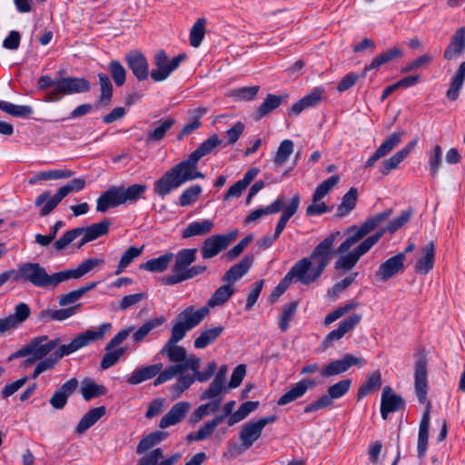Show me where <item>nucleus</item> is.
Masks as SVG:
<instances>
[{
	"label": "nucleus",
	"instance_id": "1",
	"mask_svg": "<svg viewBox=\"0 0 465 465\" xmlns=\"http://www.w3.org/2000/svg\"><path fill=\"white\" fill-rule=\"evenodd\" d=\"M391 213L392 210L387 209L367 219L359 228L356 226L348 227L346 232L352 233L350 234L337 248L336 252L341 255L334 264V269L343 272H348L353 269L361 257L367 253L380 241L385 232L393 233L408 223L411 217L412 211H403L398 217L390 222L386 227L369 236L351 252L346 253L354 244L387 220Z\"/></svg>",
	"mask_w": 465,
	"mask_h": 465
},
{
	"label": "nucleus",
	"instance_id": "2",
	"mask_svg": "<svg viewBox=\"0 0 465 465\" xmlns=\"http://www.w3.org/2000/svg\"><path fill=\"white\" fill-rule=\"evenodd\" d=\"M340 235L339 231L331 232L314 247L309 258L304 257L298 261L273 289L269 298L270 302H275L294 278L305 285L315 282L330 263L333 255L334 242Z\"/></svg>",
	"mask_w": 465,
	"mask_h": 465
},
{
	"label": "nucleus",
	"instance_id": "3",
	"mask_svg": "<svg viewBox=\"0 0 465 465\" xmlns=\"http://www.w3.org/2000/svg\"><path fill=\"white\" fill-rule=\"evenodd\" d=\"M208 312V307L194 310L193 306H188L182 311L172 327L169 340L160 351L161 355L166 357L170 362L183 363L186 360L187 351L177 343L185 337L188 331L199 325Z\"/></svg>",
	"mask_w": 465,
	"mask_h": 465
},
{
	"label": "nucleus",
	"instance_id": "4",
	"mask_svg": "<svg viewBox=\"0 0 465 465\" xmlns=\"http://www.w3.org/2000/svg\"><path fill=\"white\" fill-rule=\"evenodd\" d=\"M111 328L112 324L110 322L103 323L97 330H87L78 334L68 344L60 345L53 355L38 361V363L33 371L32 378L35 379L42 372L53 369L64 356L77 351L94 341L102 340L105 332H107Z\"/></svg>",
	"mask_w": 465,
	"mask_h": 465
},
{
	"label": "nucleus",
	"instance_id": "5",
	"mask_svg": "<svg viewBox=\"0 0 465 465\" xmlns=\"http://www.w3.org/2000/svg\"><path fill=\"white\" fill-rule=\"evenodd\" d=\"M414 387L419 401L422 404H426V410L419 426L417 444L418 457L421 460L427 450L430 429V411L431 408L430 401L427 400L429 387L427 381V362L424 358H420L415 363Z\"/></svg>",
	"mask_w": 465,
	"mask_h": 465
},
{
	"label": "nucleus",
	"instance_id": "6",
	"mask_svg": "<svg viewBox=\"0 0 465 465\" xmlns=\"http://www.w3.org/2000/svg\"><path fill=\"white\" fill-rule=\"evenodd\" d=\"M4 276L5 283L12 279L15 282H30L35 287L45 288L56 286L62 282L61 272L49 275L38 262H25L17 270H8L1 273Z\"/></svg>",
	"mask_w": 465,
	"mask_h": 465
},
{
	"label": "nucleus",
	"instance_id": "7",
	"mask_svg": "<svg viewBox=\"0 0 465 465\" xmlns=\"http://www.w3.org/2000/svg\"><path fill=\"white\" fill-rule=\"evenodd\" d=\"M146 190L147 185L142 183H134L126 188L124 186H110L97 198L96 212L105 213L110 208L134 203L143 198Z\"/></svg>",
	"mask_w": 465,
	"mask_h": 465
},
{
	"label": "nucleus",
	"instance_id": "8",
	"mask_svg": "<svg viewBox=\"0 0 465 465\" xmlns=\"http://www.w3.org/2000/svg\"><path fill=\"white\" fill-rule=\"evenodd\" d=\"M53 86L45 97V102H57L64 95L85 93L91 85L84 77H61L54 81L49 75H42L37 81V88L45 90Z\"/></svg>",
	"mask_w": 465,
	"mask_h": 465
},
{
	"label": "nucleus",
	"instance_id": "9",
	"mask_svg": "<svg viewBox=\"0 0 465 465\" xmlns=\"http://www.w3.org/2000/svg\"><path fill=\"white\" fill-rule=\"evenodd\" d=\"M203 178H204L203 173H193L182 161L154 181L153 191L158 197L164 198L185 183Z\"/></svg>",
	"mask_w": 465,
	"mask_h": 465
},
{
	"label": "nucleus",
	"instance_id": "10",
	"mask_svg": "<svg viewBox=\"0 0 465 465\" xmlns=\"http://www.w3.org/2000/svg\"><path fill=\"white\" fill-rule=\"evenodd\" d=\"M85 187V180L83 178H74L66 184L63 185L57 193L51 196L49 191L39 194L35 202L36 207H40L39 215L46 216L51 213L61 201L71 193L80 192Z\"/></svg>",
	"mask_w": 465,
	"mask_h": 465
},
{
	"label": "nucleus",
	"instance_id": "11",
	"mask_svg": "<svg viewBox=\"0 0 465 465\" xmlns=\"http://www.w3.org/2000/svg\"><path fill=\"white\" fill-rule=\"evenodd\" d=\"M60 342V338L49 340L46 335L35 337L25 344L27 358L25 360V365H32L45 358L54 349L59 347Z\"/></svg>",
	"mask_w": 465,
	"mask_h": 465
},
{
	"label": "nucleus",
	"instance_id": "12",
	"mask_svg": "<svg viewBox=\"0 0 465 465\" xmlns=\"http://www.w3.org/2000/svg\"><path fill=\"white\" fill-rule=\"evenodd\" d=\"M184 59V54H180L170 60L163 50L156 52L153 57V64L155 68H153L150 73L152 79L154 82H163L166 80L170 74L179 67Z\"/></svg>",
	"mask_w": 465,
	"mask_h": 465
},
{
	"label": "nucleus",
	"instance_id": "13",
	"mask_svg": "<svg viewBox=\"0 0 465 465\" xmlns=\"http://www.w3.org/2000/svg\"><path fill=\"white\" fill-rule=\"evenodd\" d=\"M134 326H129L120 331L106 345L104 348L105 353L102 358L100 369L107 370L114 365L119 359L125 353L126 349L124 347L116 348L124 341L127 339L130 333L134 331Z\"/></svg>",
	"mask_w": 465,
	"mask_h": 465
},
{
	"label": "nucleus",
	"instance_id": "14",
	"mask_svg": "<svg viewBox=\"0 0 465 465\" xmlns=\"http://www.w3.org/2000/svg\"><path fill=\"white\" fill-rule=\"evenodd\" d=\"M196 248L182 249L175 255L173 254L174 263L172 267V275L163 276L161 280L165 285H174L180 283L181 281H174L179 278L184 272L190 268V265L196 260Z\"/></svg>",
	"mask_w": 465,
	"mask_h": 465
},
{
	"label": "nucleus",
	"instance_id": "15",
	"mask_svg": "<svg viewBox=\"0 0 465 465\" xmlns=\"http://www.w3.org/2000/svg\"><path fill=\"white\" fill-rule=\"evenodd\" d=\"M351 384V381L350 379H344L331 385L326 394L321 396L317 401H312L304 408V412L310 413L331 406L332 400L344 396L349 391Z\"/></svg>",
	"mask_w": 465,
	"mask_h": 465
},
{
	"label": "nucleus",
	"instance_id": "16",
	"mask_svg": "<svg viewBox=\"0 0 465 465\" xmlns=\"http://www.w3.org/2000/svg\"><path fill=\"white\" fill-rule=\"evenodd\" d=\"M238 232L232 231L226 234H213L207 237L202 244L201 254L203 259H211L217 256L221 252L236 239Z\"/></svg>",
	"mask_w": 465,
	"mask_h": 465
},
{
	"label": "nucleus",
	"instance_id": "17",
	"mask_svg": "<svg viewBox=\"0 0 465 465\" xmlns=\"http://www.w3.org/2000/svg\"><path fill=\"white\" fill-rule=\"evenodd\" d=\"M275 420L276 416L271 415L243 425L239 434V438L242 441L243 450L250 449L253 443L261 437L264 427L267 424L272 423L275 421Z\"/></svg>",
	"mask_w": 465,
	"mask_h": 465
},
{
	"label": "nucleus",
	"instance_id": "18",
	"mask_svg": "<svg viewBox=\"0 0 465 465\" xmlns=\"http://www.w3.org/2000/svg\"><path fill=\"white\" fill-rule=\"evenodd\" d=\"M201 360L193 354H186V360L183 361L181 364H173L168 366L163 372L159 374L158 377L153 381L154 386L164 383L180 373L184 372L187 370L192 371L195 374L200 368Z\"/></svg>",
	"mask_w": 465,
	"mask_h": 465
},
{
	"label": "nucleus",
	"instance_id": "19",
	"mask_svg": "<svg viewBox=\"0 0 465 465\" xmlns=\"http://www.w3.org/2000/svg\"><path fill=\"white\" fill-rule=\"evenodd\" d=\"M365 361L352 354H345L341 359L332 361L321 370L322 378H329L346 372L351 366H362Z\"/></svg>",
	"mask_w": 465,
	"mask_h": 465
},
{
	"label": "nucleus",
	"instance_id": "20",
	"mask_svg": "<svg viewBox=\"0 0 465 465\" xmlns=\"http://www.w3.org/2000/svg\"><path fill=\"white\" fill-rule=\"evenodd\" d=\"M222 141L219 139L217 134H213L207 140L203 141L193 152H192L188 158L183 162L193 173H200L197 171V164L200 159L209 153H211Z\"/></svg>",
	"mask_w": 465,
	"mask_h": 465
},
{
	"label": "nucleus",
	"instance_id": "21",
	"mask_svg": "<svg viewBox=\"0 0 465 465\" xmlns=\"http://www.w3.org/2000/svg\"><path fill=\"white\" fill-rule=\"evenodd\" d=\"M31 314V310L25 302H19L15 306L14 312L9 316L0 319V334L9 330L18 328Z\"/></svg>",
	"mask_w": 465,
	"mask_h": 465
},
{
	"label": "nucleus",
	"instance_id": "22",
	"mask_svg": "<svg viewBox=\"0 0 465 465\" xmlns=\"http://www.w3.org/2000/svg\"><path fill=\"white\" fill-rule=\"evenodd\" d=\"M405 259L404 253H398L389 258L379 266L375 272L376 278L381 282H387L397 273L402 272L404 270Z\"/></svg>",
	"mask_w": 465,
	"mask_h": 465
},
{
	"label": "nucleus",
	"instance_id": "23",
	"mask_svg": "<svg viewBox=\"0 0 465 465\" xmlns=\"http://www.w3.org/2000/svg\"><path fill=\"white\" fill-rule=\"evenodd\" d=\"M405 131L392 133L376 149L372 155L366 161L365 168H371L375 163L381 158L389 154L395 147H397L405 135Z\"/></svg>",
	"mask_w": 465,
	"mask_h": 465
},
{
	"label": "nucleus",
	"instance_id": "24",
	"mask_svg": "<svg viewBox=\"0 0 465 465\" xmlns=\"http://www.w3.org/2000/svg\"><path fill=\"white\" fill-rule=\"evenodd\" d=\"M405 407L404 399L393 392L390 386H385L381 398V415L386 420L389 413L396 412Z\"/></svg>",
	"mask_w": 465,
	"mask_h": 465
},
{
	"label": "nucleus",
	"instance_id": "25",
	"mask_svg": "<svg viewBox=\"0 0 465 465\" xmlns=\"http://www.w3.org/2000/svg\"><path fill=\"white\" fill-rule=\"evenodd\" d=\"M418 138L415 137L409 142L402 149L398 151L396 153L383 160L380 166L379 172L381 175H388L392 170L399 167L400 163L410 154V153L415 148L418 143Z\"/></svg>",
	"mask_w": 465,
	"mask_h": 465
},
{
	"label": "nucleus",
	"instance_id": "26",
	"mask_svg": "<svg viewBox=\"0 0 465 465\" xmlns=\"http://www.w3.org/2000/svg\"><path fill=\"white\" fill-rule=\"evenodd\" d=\"M361 314L354 313L341 321L337 329L332 330L323 340L324 348H329L336 341L341 340L346 333L351 331L361 322Z\"/></svg>",
	"mask_w": 465,
	"mask_h": 465
},
{
	"label": "nucleus",
	"instance_id": "27",
	"mask_svg": "<svg viewBox=\"0 0 465 465\" xmlns=\"http://www.w3.org/2000/svg\"><path fill=\"white\" fill-rule=\"evenodd\" d=\"M316 384V381L312 379L301 380L279 398L278 405L283 406L302 398L308 390L313 389Z\"/></svg>",
	"mask_w": 465,
	"mask_h": 465
},
{
	"label": "nucleus",
	"instance_id": "28",
	"mask_svg": "<svg viewBox=\"0 0 465 465\" xmlns=\"http://www.w3.org/2000/svg\"><path fill=\"white\" fill-rule=\"evenodd\" d=\"M190 407L191 405L188 401H180L175 403L170 411L163 416L160 420L159 427L161 429H165L181 422L185 418Z\"/></svg>",
	"mask_w": 465,
	"mask_h": 465
},
{
	"label": "nucleus",
	"instance_id": "29",
	"mask_svg": "<svg viewBox=\"0 0 465 465\" xmlns=\"http://www.w3.org/2000/svg\"><path fill=\"white\" fill-rule=\"evenodd\" d=\"M252 254L245 255L238 263L232 265L222 277V281L232 284L244 276L253 263Z\"/></svg>",
	"mask_w": 465,
	"mask_h": 465
},
{
	"label": "nucleus",
	"instance_id": "30",
	"mask_svg": "<svg viewBox=\"0 0 465 465\" xmlns=\"http://www.w3.org/2000/svg\"><path fill=\"white\" fill-rule=\"evenodd\" d=\"M125 59L129 68L139 81L148 78L149 66L143 54L131 52L126 54Z\"/></svg>",
	"mask_w": 465,
	"mask_h": 465
},
{
	"label": "nucleus",
	"instance_id": "31",
	"mask_svg": "<svg viewBox=\"0 0 465 465\" xmlns=\"http://www.w3.org/2000/svg\"><path fill=\"white\" fill-rule=\"evenodd\" d=\"M163 369L162 363L142 366L136 368L127 378V382L131 385H136L143 381H148L155 376H159Z\"/></svg>",
	"mask_w": 465,
	"mask_h": 465
},
{
	"label": "nucleus",
	"instance_id": "32",
	"mask_svg": "<svg viewBox=\"0 0 465 465\" xmlns=\"http://www.w3.org/2000/svg\"><path fill=\"white\" fill-rule=\"evenodd\" d=\"M104 262V259L99 258H89L84 261L75 269H70L66 271H61L62 282L67 281L71 278L79 279L86 273L93 271L96 266Z\"/></svg>",
	"mask_w": 465,
	"mask_h": 465
},
{
	"label": "nucleus",
	"instance_id": "33",
	"mask_svg": "<svg viewBox=\"0 0 465 465\" xmlns=\"http://www.w3.org/2000/svg\"><path fill=\"white\" fill-rule=\"evenodd\" d=\"M422 255L415 263V272L420 274H427L434 266L435 244L430 242L421 249Z\"/></svg>",
	"mask_w": 465,
	"mask_h": 465
},
{
	"label": "nucleus",
	"instance_id": "34",
	"mask_svg": "<svg viewBox=\"0 0 465 465\" xmlns=\"http://www.w3.org/2000/svg\"><path fill=\"white\" fill-rule=\"evenodd\" d=\"M465 49V27H461L456 31L451 37V41L444 51V58L446 60H453L458 58Z\"/></svg>",
	"mask_w": 465,
	"mask_h": 465
},
{
	"label": "nucleus",
	"instance_id": "35",
	"mask_svg": "<svg viewBox=\"0 0 465 465\" xmlns=\"http://www.w3.org/2000/svg\"><path fill=\"white\" fill-rule=\"evenodd\" d=\"M214 227L213 220L204 219L190 223L182 232L183 239L192 238L194 236H204L209 234Z\"/></svg>",
	"mask_w": 465,
	"mask_h": 465
},
{
	"label": "nucleus",
	"instance_id": "36",
	"mask_svg": "<svg viewBox=\"0 0 465 465\" xmlns=\"http://www.w3.org/2000/svg\"><path fill=\"white\" fill-rule=\"evenodd\" d=\"M402 55H403V51L401 48H400L398 46H394L391 49L386 50L382 54L377 55L372 60V62L364 68V72L361 74V76L365 77L367 72L373 70V69H378L382 64H385L391 62L397 58H400Z\"/></svg>",
	"mask_w": 465,
	"mask_h": 465
},
{
	"label": "nucleus",
	"instance_id": "37",
	"mask_svg": "<svg viewBox=\"0 0 465 465\" xmlns=\"http://www.w3.org/2000/svg\"><path fill=\"white\" fill-rule=\"evenodd\" d=\"M105 411L106 410L105 407L104 406L89 410L78 422L75 428V433H84L89 428L94 425L105 414Z\"/></svg>",
	"mask_w": 465,
	"mask_h": 465
},
{
	"label": "nucleus",
	"instance_id": "38",
	"mask_svg": "<svg viewBox=\"0 0 465 465\" xmlns=\"http://www.w3.org/2000/svg\"><path fill=\"white\" fill-rule=\"evenodd\" d=\"M81 304L71 306L69 308L58 310H43L39 312V320L42 322L64 321L76 313Z\"/></svg>",
	"mask_w": 465,
	"mask_h": 465
},
{
	"label": "nucleus",
	"instance_id": "39",
	"mask_svg": "<svg viewBox=\"0 0 465 465\" xmlns=\"http://www.w3.org/2000/svg\"><path fill=\"white\" fill-rule=\"evenodd\" d=\"M287 95L268 94L266 99L260 104L256 111L255 119L260 120L269 114L274 109L278 108L282 103L286 102Z\"/></svg>",
	"mask_w": 465,
	"mask_h": 465
},
{
	"label": "nucleus",
	"instance_id": "40",
	"mask_svg": "<svg viewBox=\"0 0 465 465\" xmlns=\"http://www.w3.org/2000/svg\"><path fill=\"white\" fill-rule=\"evenodd\" d=\"M358 190L351 187L349 191L342 196L341 203L337 207L336 217L341 218L352 212L357 204Z\"/></svg>",
	"mask_w": 465,
	"mask_h": 465
},
{
	"label": "nucleus",
	"instance_id": "41",
	"mask_svg": "<svg viewBox=\"0 0 465 465\" xmlns=\"http://www.w3.org/2000/svg\"><path fill=\"white\" fill-rule=\"evenodd\" d=\"M173 259V252H165L157 258L150 259L146 262L142 263L140 269L152 272H163L167 270Z\"/></svg>",
	"mask_w": 465,
	"mask_h": 465
},
{
	"label": "nucleus",
	"instance_id": "42",
	"mask_svg": "<svg viewBox=\"0 0 465 465\" xmlns=\"http://www.w3.org/2000/svg\"><path fill=\"white\" fill-rule=\"evenodd\" d=\"M223 327L216 326L213 328L206 329L199 334V336L194 340L193 346L196 349H204L207 346L213 343L219 336L223 333Z\"/></svg>",
	"mask_w": 465,
	"mask_h": 465
},
{
	"label": "nucleus",
	"instance_id": "43",
	"mask_svg": "<svg viewBox=\"0 0 465 465\" xmlns=\"http://www.w3.org/2000/svg\"><path fill=\"white\" fill-rule=\"evenodd\" d=\"M381 386V372L376 371L367 376L366 381L360 386L357 393L358 400H361L368 394L378 391Z\"/></svg>",
	"mask_w": 465,
	"mask_h": 465
},
{
	"label": "nucleus",
	"instance_id": "44",
	"mask_svg": "<svg viewBox=\"0 0 465 465\" xmlns=\"http://www.w3.org/2000/svg\"><path fill=\"white\" fill-rule=\"evenodd\" d=\"M234 292L233 285L226 282V284L222 285L213 292L207 302V306L214 308L224 304L232 296Z\"/></svg>",
	"mask_w": 465,
	"mask_h": 465
},
{
	"label": "nucleus",
	"instance_id": "45",
	"mask_svg": "<svg viewBox=\"0 0 465 465\" xmlns=\"http://www.w3.org/2000/svg\"><path fill=\"white\" fill-rule=\"evenodd\" d=\"M169 433L166 431L156 430L149 433L143 438L136 448L137 454H143L148 450L152 449L168 437Z\"/></svg>",
	"mask_w": 465,
	"mask_h": 465
},
{
	"label": "nucleus",
	"instance_id": "46",
	"mask_svg": "<svg viewBox=\"0 0 465 465\" xmlns=\"http://www.w3.org/2000/svg\"><path fill=\"white\" fill-rule=\"evenodd\" d=\"M101 94L96 102L97 107H105L109 105L113 95V85L107 74H98Z\"/></svg>",
	"mask_w": 465,
	"mask_h": 465
},
{
	"label": "nucleus",
	"instance_id": "47",
	"mask_svg": "<svg viewBox=\"0 0 465 465\" xmlns=\"http://www.w3.org/2000/svg\"><path fill=\"white\" fill-rule=\"evenodd\" d=\"M222 404V399L211 401L210 402L200 405L196 408L190 417L192 423H197L202 420L205 416L213 414L219 411Z\"/></svg>",
	"mask_w": 465,
	"mask_h": 465
},
{
	"label": "nucleus",
	"instance_id": "48",
	"mask_svg": "<svg viewBox=\"0 0 465 465\" xmlns=\"http://www.w3.org/2000/svg\"><path fill=\"white\" fill-rule=\"evenodd\" d=\"M74 172L65 169V170H48L43 171L35 173L29 180L30 184H35L41 180H58V179H65L72 177Z\"/></svg>",
	"mask_w": 465,
	"mask_h": 465
},
{
	"label": "nucleus",
	"instance_id": "49",
	"mask_svg": "<svg viewBox=\"0 0 465 465\" xmlns=\"http://www.w3.org/2000/svg\"><path fill=\"white\" fill-rule=\"evenodd\" d=\"M465 81V62H462L457 72L455 73V75L452 78L449 90L447 91L446 96L451 100L454 101L458 98L460 90L461 89L463 83Z\"/></svg>",
	"mask_w": 465,
	"mask_h": 465
},
{
	"label": "nucleus",
	"instance_id": "50",
	"mask_svg": "<svg viewBox=\"0 0 465 465\" xmlns=\"http://www.w3.org/2000/svg\"><path fill=\"white\" fill-rule=\"evenodd\" d=\"M164 322L165 319L163 316L148 320L133 334V341L136 343L143 341L152 331L163 324Z\"/></svg>",
	"mask_w": 465,
	"mask_h": 465
},
{
	"label": "nucleus",
	"instance_id": "51",
	"mask_svg": "<svg viewBox=\"0 0 465 465\" xmlns=\"http://www.w3.org/2000/svg\"><path fill=\"white\" fill-rule=\"evenodd\" d=\"M111 222L108 219L95 223L87 227H80L83 230V233H86V239L94 241L101 236L108 233Z\"/></svg>",
	"mask_w": 465,
	"mask_h": 465
},
{
	"label": "nucleus",
	"instance_id": "52",
	"mask_svg": "<svg viewBox=\"0 0 465 465\" xmlns=\"http://www.w3.org/2000/svg\"><path fill=\"white\" fill-rule=\"evenodd\" d=\"M294 143L290 139H285L280 143L276 151V153L273 157V163L275 164L276 167H282V165H284L286 161L292 153Z\"/></svg>",
	"mask_w": 465,
	"mask_h": 465
},
{
	"label": "nucleus",
	"instance_id": "53",
	"mask_svg": "<svg viewBox=\"0 0 465 465\" xmlns=\"http://www.w3.org/2000/svg\"><path fill=\"white\" fill-rule=\"evenodd\" d=\"M0 109L15 117H30L34 110L29 105H16L6 101H0Z\"/></svg>",
	"mask_w": 465,
	"mask_h": 465
},
{
	"label": "nucleus",
	"instance_id": "54",
	"mask_svg": "<svg viewBox=\"0 0 465 465\" xmlns=\"http://www.w3.org/2000/svg\"><path fill=\"white\" fill-rule=\"evenodd\" d=\"M174 124H175V119H173V118L165 119L153 130L148 132L147 142L158 143V142L162 141L165 137L167 132L174 125Z\"/></svg>",
	"mask_w": 465,
	"mask_h": 465
},
{
	"label": "nucleus",
	"instance_id": "55",
	"mask_svg": "<svg viewBox=\"0 0 465 465\" xmlns=\"http://www.w3.org/2000/svg\"><path fill=\"white\" fill-rule=\"evenodd\" d=\"M259 405L258 401H246L242 403L239 409L234 411L227 420L229 426H232L235 423L245 419L252 411H255Z\"/></svg>",
	"mask_w": 465,
	"mask_h": 465
},
{
	"label": "nucleus",
	"instance_id": "56",
	"mask_svg": "<svg viewBox=\"0 0 465 465\" xmlns=\"http://www.w3.org/2000/svg\"><path fill=\"white\" fill-rule=\"evenodd\" d=\"M143 251V246L129 247L122 255V257L119 261V263L117 265V269L114 273L116 275H119L120 273H122L125 270V268L133 262V261L135 258L139 257L142 254Z\"/></svg>",
	"mask_w": 465,
	"mask_h": 465
},
{
	"label": "nucleus",
	"instance_id": "57",
	"mask_svg": "<svg viewBox=\"0 0 465 465\" xmlns=\"http://www.w3.org/2000/svg\"><path fill=\"white\" fill-rule=\"evenodd\" d=\"M227 389L228 388L225 386V383L213 380L209 387L200 394L199 398L201 401H215L218 399L223 400L221 395L223 391H226Z\"/></svg>",
	"mask_w": 465,
	"mask_h": 465
},
{
	"label": "nucleus",
	"instance_id": "58",
	"mask_svg": "<svg viewBox=\"0 0 465 465\" xmlns=\"http://www.w3.org/2000/svg\"><path fill=\"white\" fill-rule=\"evenodd\" d=\"M340 176L335 174L320 183L313 192L312 202H320L339 183Z\"/></svg>",
	"mask_w": 465,
	"mask_h": 465
},
{
	"label": "nucleus",
	"instance_id": "59",
	"mask_svg": "<svg viewBox=\"0 0 465 465\" xmlns=\"http://www.w3.org/2000/svg\"><path fill=\"white\" fill-rule=\"evenodd\" d=\"M298 307V302L293 301L282 306V312L279 318V328L282 331L289 329V323L292 320Z\"/></svg>",
	"mask_w": 465,
	"mask_h": 465
},
{
	"label": "nucleus",
	"instance_id": "60",
	"mask_svg": "<svg viewBox=\"0 0 465 465\" xmlns=\"http://www.w3.org/2000/svg\"><path fill=\"white\" fill-rule=\"evenodd\" d=\"M205 24L206 19L203 17L197 19L193 24L190 31V44L193 47H198L202 44L205 34Z\"/></svg>",
	"mask_w": 465,
	"mask_h": 465
},
{
	"label": "nucleus",
	"instance_id": "61",
	"mask_svg": "<svg viewBox=\"0 0 465 465\" xmlns=\"http://www.w3.org/2000/svg\"><path fill=\"white\" fill-rule=\"evenodd\" d=\"M81 392L85 401H90L93 398L104 395L106 388L104 385L88 381L84 382Z\"/></svg>",
	"mask_w": 465,
	"mask_h": 465
},
{
	"label": "nucleus",
	"instance_id": "62",
	"mask_svg": "<svg viewBox=\"0 0 465 465\" xmlns=\"http://www.w3.org/2000/svg\"><path fill=\"white\" fill-rule=\"evenodd\" d=\"M202 186L199 184L192 185L183 191L179 197V204L183 207L189 206L195 203L202 193Z\"/></svg>",
	"mask_w": 465,
	"mask_h": 465
},
{
	"label": "nucleus",
	"instance_id": "63",
	"mask_svg": "<svg viewBox=\"0 0 465 465\" xmlns=\"http://www.w3.org/2000/svg\"><path fill=\"white\" fill-rule=\"evenodd\" d=\"M83 234V230L79 227L65 232L58 240L54 243L56 251H63L73 242L76 238Z\"/></svg>",
	"mask_w": 465,
	"mask_h": 465
},
{
	"label": "nucleus",
	"instance_id": "64",
	"mask_svg": "<svg viewBox=\"0 0 465 465\" xmlns=\"http://www.w3.org/2000/svg\"><path fill=\"white\" fill-rule=\"evenodd\" d=\"M260 87L258 85L245 86L238 89L232 90L231 96L234 97L239 101H252L253 100Z\"/></svg>",
	"mask_w": 465,
	"mask_h": 465
}]
</instances>
